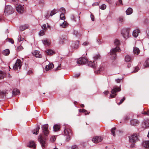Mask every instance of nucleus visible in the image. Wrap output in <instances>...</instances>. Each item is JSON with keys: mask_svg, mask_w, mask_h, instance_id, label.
<instances>
[{"mask_svg": "<svg viewBox=\"0 0 149 149\" xmlns=\"http://www.w3.org/2000/svg\"><path fill=\"white\" fill-rule=\"evenodd\" d=\"M101 39H100V38H97V41L99 43H101Z\"/></svg>", "mask_w": 149, "mask_h": 149, "instance_id": "55", "label": "nucleus"}, {"mask_svg": "<svg viewBox=\"0 0 149 149\" xmlns=\"http://www.w3.org/2000/svg\"><path fill=\"white\" fill-rule=\"evenodd\" d=\"M116 130V128L115 127H113L111 129V133L114 136H115V130Z\"/></svg>", "mask_w": 149, "mask_h": 149, "instance_id": "38", "label": "nucleus"}, {"mask_svg": "<svg viewBox=\"0 0 149 149\" xmlns=\"http://www.w3.org/2000/svg\"><path fill=\"white\" fill-rule=\"evenodd\" d=\"M118 22L119 23H121L122 24L124 22V20L123 17H119L118 19Z\"/></svg>", "mask_w": 149, "mask_h": 149, "instance_id": "37", "label": "nucleus"}, {"mask_svg": "<svg viewBox=\"0 0 149 149\" xmlns=\"http://www.w3.org/2000/svg\"><path fill=\"white\" fill-rule=\"evenodd\" d=\"M122 34H123V37H129V34L128 32L127 31H126L124 33H122Z\"/></svg>", "mask_w": 149, "mask_h": 149, "instance_id": "31", "label": "nucleus"}, {"mask_svg": "<svg viewBox=\"0 0 149 149\" xmlns=\"http://www.w3.org/2000/svg\"><path fill=\"white\" fill-rule=\"evenodd\" d=\"M58 11V10L56 9H53L52 11L50 13V15L51 16H52V15H54Z\"/></svg>", "mask_w": 149, "mask_h": 149, "instance_id": "33", "label": "nucleus"}, {"mask_svg": "<svg viewBox=\"0 0 149 149\" xmlns=\"http://www.w3.org/2000/svg\"><path fill=\"white\" fill-rule=\"evenodd\" d=\"M142 113L146 115H149V111L148 110L147 111H144V112H142Z\"/></svg>", "mask_w": 149, "mask_h": 149, "instance_id": "47", "label": "nucleus"}, {"mask_svg": "<svg viewBox=\"0 0 149 149\" xmlns=\"http://www.w3.org/2000/svg\"><path fill=\"white\" fill-rule=\"evenodd\" d=\"M120 51V48L118 47H116L115 48H113L111 50L110 54L111 55H115L114 58H116V53Z\"/></svg>", "mask_w": 149, "mask_h": 149, "instance_id": "7", "label": "nucleus"}, {"mask_svg": "<svg viewBox=\"0 0 149 149\" xmlns=\"http://www.w3.org/2000/svg\"><path fill=\"white\" fill-rule=\"evenodd\" d=\"M71 149H78V148L77 146L74 145L72 146Z\"/></svg>", "mask_w": 149, "mask_h": 149, "instance_id": "49", "label": "nucleus"}, {"mask_svg": "<svg viewBox=\"0 0 149 149\" xmlns=\"http://www.w3.org/2000/svg\"><path fill=\"white\" fill-rule=\"evenodd\" d=\"M42 42L46 46H49L50 44V41L47 39L43 40Z\"/></svg>", "mask_w": 149, "mask_h": 149, "instance_id": "23", "label": "nucleus"}, {"mask_svg": "<svg viewBox=\"0 0 149 149\" xmlns=\"http://www.w3.org/2000/svg\"><path fill=\"white\" fill-rule=\"evenodd\" d=\"M91 17L92 20L93 21H94V17L92 14H91Z\"/></svg>", "mask_w": 149, "mask_h": 149, "instance_id": "52", "label": "nucleus"}, {"mask_svg": "<svg viewBox=\"0 0 149 149\" xmlns=\"http://www.w3.org/2000/svg\"><path fill=\"white\" fill-rule=\"evenodd\" d=\"M119 2L117 4V5H119L120 4H122V1L121 0H119L118 1Z\"/></svg>", "mask_w": 149, "mask_h": 149, "instance_id": "63", "label": "nucleus"}, {"mask_svg": "<svg viewBox=\"0 0 149 149\" xmlns=\"http://www.w3.org/2000/svg\"><path fill=\"white\" fill-rule=\"evenodd\" d=\"M129 117L127 116H125L124 118V119L125 121H126L128 120H129Z\"/></svg>", "mask_w": 149, "mask_h": 149, "instance_id": "57", "label": "nucleus"}, {"mask_svg": "<svg viewBox=\"0 0 149 149\" xmlns=\"http://www.w3.org/2000/svg\"><path fill=\"white\" fill-rule=\"evenodd\" d=\"M28 26V25L27 24L21 25L19 27V31H22L27 29Z\"/></svg>", "mask_w": 149, "mask_h": 149, "instance_id": "15", "label": "nucleus"}, {"mask_svg": "<svg viewBox=\"0 0 149 149\" xmlns=\"http://www.w3.org/2000/svg\"><path fill=\"white\" fill-rule=\"evenodd\" d=\"M131 57L129 55H127L125 58V61L127 62H129L131 60Z\"/></svg>", "mask_w": 149, "mask_h": 149, "instance_id": "35", "label": "nucleus"}, {"mask_svg": "<svg viewBox=\"0 0 149 149\" xmlns=\"http://www.w3.org/2000/svg\"><path fill=\"white\" fill-rule=\"evenodd\" d=\"M45 31L44 30H40L39 33V35L40 36H43L45 34L44 32Z\"/></svg>", "mask_w": 149, "mask_h": 149, "instance_id": "39", "label": "nucleus"}, {"mask_svg": "<svg viewBox=\"0 0 149 149\" xmlns=\"http://www.w3.org/2000/svg\"><path fill=\"white\" fill-rule=\"evenodd\" d=\"M10 53V50L8 49H6L4 50L3 52V54L5 56H8L9 55Z\"/></svg>", "mask_w": 149, "mask_h": 149, "instance_id": "25", "label": "nucleus"}, {"mask_svg": "<svg viewBox=\"0 0 149 149\" xmlns=\"http://www.w3.org/2000/svg\"><path fill=\"white\" fill-rule=\"evenodd\" d=\"M16 90L15 89H13V94L14 95H17V93H18V91H16Z\"/></svg>", "mask_w": 149, "mask_h": 149, "instance_id": "51", "label": "nucleus"}, {"mask_svg": "<svg viewBox=\"0 0 149 149\" xmlns=\"http://www.w3.org/2000/svg\"><path fill=\"white\" fill-rule=\"evenodd\" d=\"M19 68H20V67L21 66L22 64H21V61L19 59Z\"/></svg>", "mask_w": 149, "mask_h": 149, "instance_id": "64", "label": "nucleus"}, {"mask_svg": "<svg viewBox=\"0 0 149 149\" xmlns=\"http://www.w3.org/2000/svg\"><path fill=\"white\" fill-rule=\"evenodd\" d=\"M138 136L136 134H134L129 137L130 142L134 143L138 140Z\"/></svg>", "mask_w": 149, "mask_h": 149, "instance_id": "4", "label": "nucleus"}, {"mask_svg": "<svg viewBox=\"0 0 149 149\" xmlns=\"http://www.w3.org/2000/svg\"><path fill=\"white\" fill-rule=\"evenodd\" d=\"M102 139V138L101 136H96L93 138L92 141L95 143H97L101 141Z\"/></svg>", "mask_w": 149, "mask_h": 149, "instance_id": "8", "label": "nucleus"}, {"mask_svg": "<svg viewBox=\"0 0 149 149\" xmlns=\"http://www.w3.org/2000/svg\"><path fill=\"white\" fill-rule=\"evenodd\" d=\"M14 10L12 7L10 5L6 6H5L4 13L6 15H8L13 13Z\"/></svg>", "mask_w": 149, "mask_h": 149, "instance_id": "1", "label": "nucleus"}, {"mask_svg": "<svg viewBox=\"0 0 149 149\" xmlns=\"http://www.w3.org/2000/svg\"><path fill=\"white\" fill-rule=\"evenodd\" d=\"M73 47L74 49H77L78 47V45L77 44H75L74 45H73L72 46Z\"/></svg>", "mask_w": 149, "mask_h": 149, "instance_id": "53", "label": "nucleus"}, {"mask_svg": "<svg viewBox=\"0 0 149 149\" xmlns=\"http://www.w3.org/2000/svg\"><path fill=\"white\" fill-rule=\"evenodd\" d=\"M99 7L102 10H104L106 8V6L105 4H103L100 6Z\"/></svg>", "mask_w": 149, "mask_h": 149, "instance_id": "40", "label": "nucleus"}, {"mask_svg": "<svg viewBox=\"0 0 149 149\" xmlns=\"http://www.w3.org/2000/svg\"><path fill=\"white\" fill-rule=\"evenodd\" d=\"M7 91H0V98H2L6 95L7 94Z\"/></svg>", "mask_w": 149, "mask_h": 149, "instance_id": "20", "label": "nucleus"}, {"mask_svg": "<svg viewBox=\"0 0 149 149\" xmlns=\"http://www.w3.org/2000/svg\"><path fill=\"white\" fill-rule=\"evenodd\" d=\"M71 19L73 21L76 22V20L74 15H70V17Z\"/></svg>", "mask_w": 149, "mask_h": 149, "instance_id": "46", "label": "nucleus"}, {"mask_svg": "<svg viewBox=\"0 0 149 149\" xmlns=\"http://www.w3.org/2000/svg\"><path fill=\"white\" fill-rule=\"evenodd\" d=\"M133 12V10L131 8H128L126 11V13L127 15H131Z\"/></svg>", "mask_w": 149, "mask_h": 149, "instance_id": "22", "label": "nucleus"}, {"mask_svg": "<svg viewBox=\"0 0 149 149\" xmlns=\"http://www.w3.org/2000/svg\"><path fill=\"white\" fill-rule=\"evenodd\" d=\"M32 54L36 57L40 58L41 57V55L39 54V52L38 51L35 50L32 53Z\"/></svg>", "mask_w": 149, "mask_h": 149, "instance_id": "11", "label": "nucleus"}, {"mask_svg": "<svg viewBox=\"0 0 149 149\" xmlns=\"http://www.w3.org/2000/svg\"><path fill=\"white\" fill-rule=\"evenodd\" d=\"M140 31L139 29H135L132 33V35L134 37H137L139 36V34L140 33Z\"/></svg>", "mask_w": 149, "mask_h": 149, "instance_id": "10", "label": "nucleus"}, {"mask_svg": "<svg viewBox=\"0 0 149 149\" xmlns=\"http://www.w3.org/2000/svg\"><path fill=\"white\" fill-rule=\"evenodd\" d=\"M48 127L47 124L42 125V126L43 132L44 133V134L46 136H47L49 133Z\"/></svg>", "mask_w": 149, "mask_h": 149, "instance_id": "5", "label": "nucleus"}, {"mask_svg": "<svg viewBox=\"0 0 149 149\" xmlns=\"http://www.w3.org/2000/svg\"><path fill=\"white\" fill-rule=\"evenodd\" d=\"M28 146L29 147H32L33 148H35L36 145L34 141H30L28 145Z\"/></svg>", "mask_w": 149, "mask_h": 149, "instance_id": "17", "label": "nucleus"}, {"mask_svg": "<svg viewBox=\"0 0 149 149\" xmlns=\"http://www.w3.org/2000/svg\"><path fill=\"white\" fill-rule=\"evenodd\" d=\"M60 11L61 13L65 14V10L64 8H61L60 9Z\"/></svg>", "mask_w": 149, "mask_h": 149, "instance_id": "41", "label": "nucleus"}, {"mask_svg": "<svg viewBox=\"0 0 149 149\" xmlns=\"http://www.w3.org/2000/svg\"><path fill=\"white\" fill-rule=\"evenodd\" d=\"M125 97H123L122 99L120 100L119 104H120L122 103L125 100Z\"/></svg>", "mask_w": 149, "mask_h": 149, "instance_id": "48", "label": "nucleus"}, {"mask_svg": "<svg viewBox=\"0 0 149 149\" xmlns=\"http://www.w3.org/2000/svg\"><path fill=\"white\" fill-rule=\"evenodd\" d=\"M68 25V23L64 21V22L60 24V26L62 27L65 28Z\"/></svg>", "mask_w": 149, "mask_h": 149, "instance_id": "29", "label": "nucleus"}, {"mask_svg": "<svg viewBox=\"0 0 149 149\" xmlns=\"http://www.w3.org/2000/svg\"><path fill=\"white\" fill-rule=\"evenodd\" d=\"M63 38H61L60 40L59 43L61 44H63Z\"/></svg>", "mask_w": 149, "mask_h": 149, "instance_id": "59", "label": "nucleus"}, {"mask_svg": "<svg viewBox=\"0 0 149 149\" xmlns=\"http://www.w3.org/2000/svg\"><path fill=\"white\" fill-rule=\"evenodd\" d=\"M131 124L133 126H135L138 125L139 122L136 119H134L131 120L130 121Z\"/></svg>", "mask_w": 149, "mask_h": 149, "instance_id": "13", "label": "nucleus"}, {"mask_svg": "<svg viewBox=\"0 0 149 149\" xmlns=\"http://www.w3.org/2000/svg\"><path fill=\"white\" fill-rule=\"evenodd\" d=\"M88 64L89 66L92 67L94 68H95L96 67V63H95V61H94L93 62L92 61L89 62L88 63Z\"/></svg>", "mask_w": 149, "mask_h": 149, "instance_id": "24", "label": "nucleus"}, {"mask_svg": "<svg viewBox=\"0 0 149 149\" xmlns=\"http://www.w3.org/2000/svg\"><path fill=\"white\" fill-rule=\"evenodd\" d=\"M6 76L5 73L3 72L0 71V80L3 79Z\"/></svg>", "mask_w": 149, "mask_h": 149, "instance_id": "30", "label": "nucleus"}, {"mask_svg": "<svg viewBox=\"0 0 149 149\" xmlns=\"http://www.w3.org/2000/svg\"><path fill=\"white\" fill-rule=\"evenodd\" d=\"M104 93L105 95H107L108 94L109 91H105L104 92Z\"/></svg>", "mask_w": 149, "mask_h": 149, "instance_id": "62", "label": "nucleus"}, {"mask_svg": "<svg viewBox=\"0 0 149 149\" xmlns=\"http://www.w3.org/2000/svg\"><path fill=\"white\" fill-rule=\"evenodd\" d=\"M38 140L41 143L42 148H45L46 145V143L45 140L42 138V136L41 135L39 136L38 138Z\"/></svg>", "mask_w": 149, "mask_h": 149, "instance_id": "6", "label": "nucleus"}, {"mask_svg": "<svg viewBox=\"0 0 149 149\" xmlns=\"http://www.w3.org/2000/svg\"><path fill=\"white\" fill-rule=\"evenodd\" d=\"M19 59L17 60V62L15 63V65L13 66V68L15 70H17L18 67H19Z\"/></svg>", "mask_w": 149, "mask_h": 149, "instance_id": "26", "label": "nucleus"}, {"mask_svg": "<svg viewBox=\"0 0 149 149\" xmlns=\"http://www.w3.org/2000/svg\"><path fill=\"white\" fill-rule=\"evenodd\" d=\"M64 14L61 13L60 15V19L64 21L65 19V17L64 15Z\"/></svg>", "mask_w": 149, "mask_h": 149, "instance_id": "36", "label": "nucleus"}, {"mask_svg": "<svg viewBox=\"0 0 149 149\" xmlns=\"http://www.w3.org/2000/svg\"><path fill=\"white\" fill-rule=\"evenodd\" d=\"M41 27L42 28L43 30L46 31L47 30V28H50V26L47 24H44L42 25L41 26Z\"/></svg>", "mask_w": 149, "mask_h": 149, "instance_id": "19", "label": "nucleus"}, {"mask_svg": "<svg viewBox=\"0 0 149 149\" xmlns=\"http://www.w3.org/2000/svg\"><path fill=\"white\" fill-rule=\"evenodd\" d=\"M114 43L115 45H118L120 44V42L117 39H116L115 40Z\"/></svg>", "mask_w": 149, "mask_h": 149, "instance_id": "43", "label": "nucleus"}, {"mask_svg": "<svg viewBox=\"0 0 149 149\" xmlns=\"http://www.w3.org/2000/svg\"><path fill=\"white\" fill-rule=\"evenodd\" d=\"M146 34L147 36L149 37V28L147 29L146 31Z\"/></svg>", "mask_w": 149, "mask_h": 149, "instance_id": "60", "label": "nucleus"}, {"mask_svg": "<svg viewBox=\"0 0 149 149\" xmlns=\"http://www.w3.org/2000/svg\"><path fill=\"white\" fill-rule=\"evenodd\" d=\"M87 62V60L84 57L79 58L77 61V63L78 64L83 65Z\"/></svg>", "mask_w": 149, "mask_h": 149, "instance_id": "9", "label": "nucleus"}, {"mask_svg": "<svg viewBox=\"0 0 149 149\" xmlns=\"http://www.w3.org/2000/svg\"><path fill=\"white\" fill-rule=\"evenodd\" d=\"M56 138L55 136H52L50 139V140L52 142H53L55 140Z\"/></svg>", "mask_w": 149, "mask_h": 149, "instance_id": "45", "label": "nucleus"}, {"mask_svg": "<svg viewBox=\"0 0 149 149\" xmlns=\"http://www.w3.org/2000/svg\"><path fill=\"white\" fill-rule=\"evenodd\" d=\"M40 129V127L39 126H37L35 129H34L32 132L34 134H36V135L38 134L39 129Z\"/></svg>", "mask_w": 149, "mask_h": 149, "instance_id": "21", "label": "nucleus"}, {"mask_svg": "<svg viewBox=\"0 0 149 149\" xmlns=\"http://www.w3.org/2000/svg\"><path fill=\"white\" fill-rule=\"evenodd\" d=\"M54 67V65L52 63H49L48 65H46L45 68V70L48 71L49 70L52 69Z\"/></svg>", "mask_w": 149, "mask_h": 149, "instance_id": "12", "label": "nucleus"}, {"mask_svg": "<svg viewBox=\"0 0 149 149\" xmlns=\"http://www.w3.org/2000/svg\"><path fill=\"white\" fill-rule=\"evenodd\" d=\"M79 112H82L83 113H85V115H86V113L87 112V111L84 109H81L79 110Z\"/></svg>", "mask_w": 149, "mask_h": 149, "instance_id": "44", "label": "nucleus"}, {"mask_svg": "<svg viewBox=\"0 0 149 149\" xmlns=\"http://www.w3.org/2000/svg\"><path fill=\"white\" fill-rule=\"evenodd\" d=\"M60 128V127L59 125H55L53 127V129L55 132L59 130Z\"/></svg>", "mask_w": 149, "mask_h": 149, "instance_id": "28", "label": "nucleus"}, {"mask_svg": "<svg viewBox=\"0 0 149 149\" xmlns=\"http://www.w3.org/2000/svg\"><path fill=\"white\" fill-rule=\"evenodd\" d=\"M24 5L19 4V14H22L24 11L25 9L24 7Z\"/></svg>", "mask_w": 149, "mask_h": 149, "instance_id": "18", "label": "nucleus"}, {"mask_svg": "<svg viewBox=\"0 0 149 149\" xmlns=\"http://www.w3.org/2000/svg\"><path fill=\"white\" fill-rule=\"evenodd\" d=\"M144 66L145 68L149 67V59L146 60L144 64Z\"/></svg>", "mask_w": 149, "mask_h": 149, "instance_id": "34", "label": "nucleus"}, {"mask_svg": "<svg viewBox=\"0 0 149 149\" xmlns=\"http://www.w3.org/2000/svg\"><path fill=\"white\" fill-rule=\"evenodd\" d=\"M33 73V71L30 70H29V71L28 72L27 74H28L31 75Z\"/></svg>", "mask_w": 149, "mask_h": 149, "instance_id": "58", "label": "nucleus"}, {"mask_svg": "<svg viewBox=\"0 0 149 149\" xmlns=\"http://www.w3.org/2000/svg\"><path fill=\"white\" fill-rule=\"evenodd\" d=\"M94 61H97L100 59L101 58V56L98 53L95 54L93 56Z\"/></svg>", "mask_w": 149, "mask_h": 149, "instance_id": "14", "label": "nucleus"}, {"mask_svg": "<svg viewBox=\"0 0 149 149\" xmlns=\"http://www.w3.org/2000/svg\"><path fill=\"white\" fill-rule=\"evenodd\" d=\"M79 75H80L78 73V74H75L74 75V77L76 78L77 77H78L79 76Z\"/></svg>", "mask_w": 149, "mask_h": 149, "instance_id": "61", "label": "nucleus"}, {"mask_svg": "<svg viewBox=\"0 0 149 149\" xmlns=\"http://www.w3.org/2000/svg\"><path fill=\"white\" fill-rule=\"evenodd\" d=\"M64 134L66 136V141H68L70 139V136L72 135L71 131L69 128L65 129L64 131Z\"/></svg>", "mask_w": 149, "mask_h": 149, "instance_id": "3", "label": "nucleus"}, {"mask_svg": "<svg viewBox=\"0 0 149 149\" xmlns=\"http://www.w3.org/2000/svg\"><path fill=\"white\" fill-rule=\"evenodd\" d=\"M47 53L48 55H52L54 53V52L52 50L49 49L47 51Z\"/></svg>", "mask_w": 149, "mask_h": 149, "instance_id": "32", "label": "nucleus"}, {"mask_svg": "<svg viewBox=\"0 0 149 149\" xmlns=\"http://www.w3.org/2000/svg\"><path fill=\"white\" fill-rule=\"evenodd\" d=\"M139 70V68L138 67H136L135 68V70L134 71V72H137Z\"/></svg>", "mask_w": 149, "mask_h": 149, "instance_id": "56", "label": "nucleus"}, {"mask_svg": "<svg viewBox=\"0 0 149 149\" xmlns=\"http://www.w3.org/2000/svg\"><path fill=\"white\" fill-rule=\"evenodd\" d=\"M143 146L146 148H149V141H143L142 143Z\"/></svg>", "mask_w": 149, "mask_h": 149, "instance_id": "16", "label": "nucleus"}, {"mask_svg": "<svg viewBox=\"0 0 149 149\" xmlns=\"http://www.w3.org/2000/svg\"><path fill=\"white\" fill-rule=\"evenodd\" d=\"M89 44V42L87 41H86L83 42L82 44V45L84 46H86L88 45Z\"/></svg>", "mask_w": 149, "mask_h": 149, "instance_id": "50", "label": "nucleus"}, {"mask_svg": "<svg viewBox=\"0 0 149 149\" xmlns=\"http://www.w3.org/2000/svg\"><path fill=\"white\" fill-rule=\"evenodd\" d=\"M134 53L135 54H138L140 52L139 49L137 47H134L133 49Z\"/></svg>", "mask_w": 149, "mask_h": 149, "instance_id": "27", "label": "nucleus"}, {"mask_svg": "<svg viewBox=\"0 0 149 149\" xmlns=\"http://www.w3.org/2000/svg\"><path fill=\"white\" fill-rule=\"evenodd\" d=\"M6 41H8L9 42L11 43H13L14 42L13 40L11 38H8L6 39Z\"/></svg>", "mask_w": 149, "mask_h": 149, "instance_id": "42", "label": "nucleus"}, {"mask_svg": "<svg viewBox=\"0 0 149 149\" xmlns=\"http://www.w3.org/2000/svg\"><path fill=\"white\" fill-rule=\"evenodd\" d=\"M120 88L116 86L114 87L113 89L111 91V93L110 94L109 98H111L115 97L116 94L115 93L118 91H120Z\"/></svg>", "mask_w": 149, "mask_h": 149, "instance_id": "2", "label": "nucleus"}, {"mask_svg": "<svg viewBox=\"0 0 149 149\" xmlns=\"http://www.w3.org/2000/svg\"><path fill=\"white\" fill-rule=\"evenodd\" d=\"M15 8L16 10L18 12H19V5L16 4L15 6Z\"/></svg>", "mask_w": 149, "mask_h": 149, "instance_id": "54", "label": "nucleus"}]
</instances>
